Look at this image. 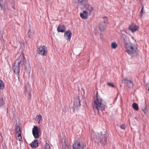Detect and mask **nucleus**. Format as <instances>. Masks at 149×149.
<instances>
[{
	"instance_id": "obj_3",
	"label": "nucleus",
	"mask_w": 149,
	"mask_h": 149,
	"mask_svg": "<svg viewBox=\"0 0 149 149\" xmlns=\"http://www.w3.org/2000/svg\"><path fill=\"white\" fill-rule=\"evenodd\" d=\"M92 106L95 111L98 113H99V110L102 111L104 110L106 104L103 103L102 99H98L97 96L96 100H94L92 104Z\"/></svg>"
},
{
	"instance_id": "obj_28",
	"label": "nucleus",
	"mask_w": 149,
	"mask_h": 149,
	"mask_svg": "<svg viewBox=\"0 0 149 149\" xmlns=\"http://www.w3.org/2000/svg\"><path fill=\"white\" fill-rule=\"evenodd\" d=\"M3 1L2 0H0V6L1 8L2 9H4V6L1 3V2H2Z\"/></svg>"
},
{
	"instance_id": "obj_35",
	"label": "nucleus",
	"mask_w": 149,
	"mask_h": 149,
	"mask_svg": "<svg viewBox=\"0 0 149 149\" xmlns=\"http://www.w3.org/2000/svg\"><path fill=\"white\" fill-rule=\"evenodd\" d=\"M148 91H149V88H148Z\"/></svg>"
},
{
	"instance_id": "obj_4",
	"label": "nucleus",
	"mask_w": 149,
	"mask_h": 149,
	"mask_svg": "<svg viewBox=\"0 0 149 149\" xmlns=\"http://www.w3.org/2000/svg\"><path fill=\"white\" fill-rule=\"evenodd\" d=\"M104 21L101 22L99 23V28L101 31H102L105 30L106 28V24H108V18L106 17H103Z\"/></svg>"
},
{
	"instance_id": "obj_20",
	"label": "nucleus",
	"mask_w": 149,
	"mask_h": 149,
	"mask_svg": "<svg viewBox=\"0 0 149 149\" xmlns=\"http://www.w3.org/2000/svg\"><path fill=\"white\" fill-rule=\"evenodd\" d=\"M36 118L37 119V121H38V124H40L42 122V118L41 115H37L36 117Z\"/></svg>"
},
{
	"instance_id": "obj_6",
	"label": "nucleus",
	"mask_w": 149,
	"mask_h": 149,
	"mask_svg": "<svg viewBox=\"0 0 149 149\" xmlns=\"http://www.w3.org/2000/svg\"><path fill=\"white\" fill-rule=\"evenodd\" d=\"M40 130L37 127L34 126L32 129V133L34 137L36 139H38L39 138V132Z\"/></svg>"
},
{
	"instance_id": "obj_16",
	"label": "nucleus",
	"mask_w": 149,
	"mask_h": 149,
	"mask_svg": "<svg viewBox=\"0 0 149 149\" xmlns=\"http://www.w3.org/2000/svg\"><path fill=\"white\" fill-rule=\"evenodd\" d=\"M107 141V137L105 136H103L101 137L100 139V143L103 145H105Z\"/></svg>"
},
{
	"instance_id": "obj_34",
	"label": "nucleus",
	"mask_w": 149,
	"mask_h": 149,
	"mask_svg": "<svg viewBox=\"0 0 149 149\" xmlns=\"http://www.w3.org/2000/svg\"><path fill=\"white\" fill-rule=\"evenodd\" d=\"M148 88H149V82L147 84Z\"/></svg>"
},
{
	"instance_id": "obj_22",
	"label": "nucleus",
	"mask_w": 149,
	"mask_h": 149,
	"mask_svg": "<svg viewBox=\"0 0 149 149\" xmlns=\"http://www.w3.org/2000/svg\"><path fill=\"white\" fill-rule=\"evenodd\" d=\"M78 3L81 5H85L87 3V0H78Z\"/></svg>"
},
{
	"instance_id": "obj_33",
	"label": "nucleus",
	"mask_w": 149,
	"mask_h": 149,
	"mask_svg": "<svg viewBox=\"0 0 149 149\" xmlns=\"http://www.w3.org/2000/svg\"><path fill=\"white\" fill-rule=\"evenodd\" d=\"M18 139L20 141H22V136L18 137Z\"/></svg>"
},
{
	"instance_id": "obj_10",
	"label": "nucleus",
	"mask_w": 149,
	"mask_h": 149,
	"mask_svg": "<svg viewBox=\"0 0 149 149\" xmlns=\"http://www.w3.org/2000/svg\"><path fill=\"white\" fill-rule=\"evenodd\" d=\"M85 7L86 8V11H87L88 13L90 15L92 12V11L93 10V8L92 7V6L90 5H86L85 4Z\"/></svg>"
},
{
	"instance_id": "obj_1",
	"label": "nucleus",
	"mask_w": 149,
	"mask_h": 149,
	"mask_svg": "<svg viewBox=\"0 0 149 149\" xmlns=\"http://www.w3.org/2000/svg\"><path fill=\"white\" fill-rule=\"evenodd\" d=\"M123 43L125 45V52L132 57L136 56L138 55V50L136 46L130 42L127 43V38L124 35L123 37Z\"/></svg>"
},
{
	"instance_id": "obj_12",
	"label": "nucleus",
	"mask_w": 149,
	"mask_h": 149,
	"mask_svg": "<svg viewBox=\"0 0 149 149\" xmlns=\"http://www.w3.org/2000/svg\"><path fill=\"white\" fill-rule=\"evenodd\" d=\"M65 30V27L63 25H59L57 28V31L58 32L63 33Z\"/></svg>"
},
{
	"instance_id": "obj_14",
	"label": "nucleus",
	"mask_w": 149,
	"mask_h": 149,
	"mask_svg": "<svg viewBox=\"0 0 149 149\" xmlns=\"http://www.w3.org/2000/svg\"><path fill=\"white\" fill-rule=\"evenodd\" d=\"M138 26L135 24H132L131 25L129 26V29L131 30L132 32H133L136 31L138 28Z\"/></svg>"
},
{
	"instance_id": "obj_25",
	"label": "nucleus",
	"mask_w": 149,
	"mask_h": 149,
	"mask_svg": "<svg viewBox=\"0 0 149 149\" xmlns=\"http://www.w3.org/2000/svg\"><path fill=\"white\" fill-rule=\"evenodd\" d=\"M117 46V44L115 42H113L111 44V47L113 49H115Z\"/></svg>"
},
{
	"instance_id": "obj_8",
	"label": "nucleus",
	"mask_w": 149,
	"mask_h": 149,
	"mask_svg": "<svg viewBox=\"0 0 149 149\" xmlns=\"http://www.w3.org/2000/svg\"><path fill=\"white\" fill-rule=\"evenodd\" d=\"M62 149H70V148L68 143L66 141L65 139H63L62 140Z\"/></svg>"
},
{
	"instance_id": "obj_9",
	"label": "nucleus",
	"mask_w": 149,
	"mask_h": 149,
	"mask_svg": "<svg viewBox=\"0 0 149 149\" xmlns=\"http://www.w3.org/2000/svg\"><path fill=\"white\" fill-rule=\"evenodd\" d=\"M123 81L129 88H132L133 87V84L132 81L128 80L127 78L125 79Z\"/></svg>"
},
{
	"instance_id": "obj_21",
	"label": "nucleus",
	"mask_w": 149,
	"mask_h": 149,
	"mask_svg": "<svg viewBox=\"0 0 149 149\" xmlns=\"http://www.w3.org/2000/svg\"><path fill=\"white\" fill-rule=\"evenodd\" d=\"M132 107L136 111H138L139 110V107L138 104L135 103H134L132 105Z\"/></svg>"
},
{
	"instance_id": "obj_24",
	"label": "nucleus",
	"mask_w": 149,
	"mask_h": 149,
	"mask_svg": "<svg viewBox=\"0 0 149 149\" xmlns=\"http://www.w3.org/2000/svg\"><path fill=\"white\" fill-rule=\"evenodd\" d=\"M4 104V102L3 101V97L1 96L0 97V105H3Z\"/></svg>"
},
{
	"instance_id": "obj_15",
	"label": "nucleus",
	"mask_w": 149,
	"mask_h": 149,
	"mask_svg": "<svg viewBox=\"0 0 149 149\" xmlns=\"http://www.w3.org/2000/svg\"><path fill=\"white\" fill-rule=\"evenodd\" d=\"M81 17L83 19H86L88 18V13L86 10H84L82 13L80 14Z\"/></svg>"
},
{
	"instance_id": "obj_30",
	"label": "nucleus",
	"mask_w": 149,
	"mask_h": 149,
	"mask_svg": "<svg viewBox=\"0 0 149 149\" xmlns=\"http://www.w3.org/2000/svg\"><path fill=\"white\" fill-rule=\"evenodd\" d=\"M120 127L122 129H125V126L124 125H120Z\"/></svg>"
},
{
	"instance_id": "obj_5",
	"label": "nucleus",
	"mask_w": 149,
	"mask_h": 149,
	"mask_svg": "<svg viewBox=\"0 0 149 149\" xmlns=\"http://www.w3.org/2000/svg\"><path fill=\"white\" fill-rule=\"evenodd\" d=\"M85 147L83 142L78 141L75 142L72 146L73 149H84Z\"/></svg>"
},
{
	"instance_id": "obj_13",
	"label": "nucleus",
	"mask_w": 149,
	"mask_h": 149,
	"mask_svg": "<svg viewBox=\"0 0 149 149\" xmlns=\"http://www.w3.org/2000/svg\"><path fill=\"white\" fill-rule=\"evenodd\" d=\"M72 35L71 32L68 30L65 32L64 36L65 37H67V40H70L71 39Z\"/></svg>"
},
{
	"instance_id": "obj_7",
	"label": "nucleus",
	"mask_w": 149,
	"mask_h": 149,
	"mask_svg": "<svg viewBox=\"0 0 149 149\" xmlns=\"http://www.w3.org/2000/svg\"><path fill=\"white\" fill-rule=\"evenodd\" d=\"M45 46L44 45L39 46L37 49V52L39 54L45 56L47 54V50L45 49Z\"/></svg>"
},
{
	"instance_id": "obj_32",
	"label": "nucleus",
	"mask_w": 149,
	"mask_h": 149,
	"mask_svg": "<svg viewBox=\"0 0 149 149\" xmlns=\"http://www.w3.org/2000/svg\"><path fill=\"white\" fill-rule=\"evenodd\" d=\"M21 132L17 133L18 134L17 136L18 137H19L22 136Z\"/></svg>"
},
{
	"instance_id": "obj_29",
	"label": "nucleus",
	"mask_w": 149,
	"mask_h": 149,
	"mask_svg": "<svg viewBox=\"0 0 149 149\" xmlns=\"http://www.w3.org/2000/svg\"><path fill=\"white\" fill-rule=\"evenodd\" d=\"M50 148V146L49 144L47 143L45 146V149H49Z\"/></svg>"
},
{
	"instance_id": "obj_26",
	"label": "nucleus",
	"mask_w": 149,
	"mask_h": 149,
	"mask_svg": "<svg viewBox=\"0 0 149 149\" xmlns=\"http://www.w3.org/2000/svg\"><path fill=\"white\" fill-rule=\"evenodd\" d=\"M15 131L16 133L21 132V130L20 127L19 126H17L15 129Z\"/></svg>"
},
{
	"instance_id": "obj_18",
	"label": "nucleus",
	"mask_w": 149,
	"mask_h": 149,
	"mask_svg": "<svg viewBox=\"0 0 149 149\" xmlns=\"http://www.w3.org/2000/svg\"><path fill=\"white\" fill-rule=\"evenodd\" d=\"M141 110L147 116H148L149 115V112L148 109L145 106L142 107H141Z\"/></svg>"
},
{
	"instance_id": "obj_19",
	"label": "nucleus",
	"mask_w": 149,
	"mask_h": 149,
	"mask_svg": "<svg viewBox=\"0 0 149 149\" xmlns=\"http://www.w3.org/2000/svg\"><path fill=\"white\" fill-rule=\"evenodd\" d=\"M28 35L29 37L31 38L33 37L34 33L33 32V30H32L30 28L28 32Z\"/></svg>"
},
{
	"instance_id": "obj_27",
	"label": "nucleus",
	"mask_w": 149,
	"mask_h": 149,
	"mask_svg": "<svg viewBox=\"0 0 149 149\" xmlns=\"http://www.w3.org/2000/svg\"><path fill=\"white\" fill-rule=\"evenodd\" d=\"M108 84L109 85V86L112 87H114V85L113 84L112 82H108Z\"/></svg>"
},
{
	"instance_id": "obj_17",
	"label": "nucleus",
	"mask_w": 149,
	"mask_h": 149,
	"mask_svg": "<svg viewBox=\"0 0 149 149\" xmlns=\"http://www.w3.org/2000/svg\"><path fill=\"white\" fill-rule=\"evenodd\" d=\"M80 103V101L79 100V97H78L74 103V105L75 106V107L77 109H79L80 106L81 105Z\"/></svg>"
},
{
	"instance_id": "obj_31",
	"label": "nucleus",
	"mask_w": 149,
	"mask_h": 149,
	"mask_svg": "<svg viewBox=\"0 0 149 149\" xmlns=\"http://www.w3.org/2000/svg\"><path fill=\"white\" fill-rule=\"evenodd\" d=\"M143 10V7L142 6L141 10L140 11V15L141 16L142 15Z\"/></svg>"
},
{
	"instance_id": "obj_23",
	"label": "nucleus",
	"mask_w": 149,
	"mask_h": 149,
	"mask_svg": "<svg viewBox=\"0 0 149 149\" xmlns=\"http://www.w3.org/2000/svg\"><path fill=\"white\" fill-rule=\"evenodd\" d=\"M4 88V84L3 82L0 80V89H3Z\"/></svg>"
},
{
	"instance_id": "obj_2",
	"label": "nucleus",
	"mask_w": 149,
	"mask_h": 149,
	"mask_svg": "<svg viewBox=\"0 0 149 149\" xmlns=\"http://www.w3.org/2000/svg\"><path fill=\"white\" fill-rule=\"evenodd\" d=\"M25 60V58L24 56L23 55H21L17 58L13 64V70L14 73L17 75L19 79V69L21 67H23V65L24 66L25 69L26 68L25 66L26 63Z\"/></svg>"
},
{
	"instance_id": "obj_11",
	"label": "nucleus",
	"mask_w": 149,
	"mask_h": 149,
	"mask_svg": "<svg viewBox=\"0 0 149 149\" xmlns=\"http://www.w3.org/2000/svg\"><path fill=\"white\" fill-rule=\"evenodd\" d=\"M39 142L38 140L35 139L30 144V146L32 148H36L38 146Z\"/></svg>"
}]
</instances>
